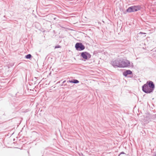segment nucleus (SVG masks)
Returning <instances> with one entry per match:
<instances>
[{"label":"nucleus","mask_w":156,"mask_h":156,"mask_svg":"<svg viewBox=\"0 0 156 156\" xmlns=\"http://www.w3.org/2000/svg\"><path fill=\"white\" fill-rule=\"evenodd\" d=\"M25 58L27 59H30L32 57V56L30 54H28L26 55L25 56Z\"/></svg>","instance_id":"nucleus-9"},{"label":"nucleus","mask_w":156,"mask_h":156,"mask_svg":"<svg viewBox=\"0 0 156 156\" xmlns=\"http://www.w3.org/2000/svg\"><path fill=\"white\" fill-rule=\"evenodd\" d=\"M68 83H77L79 82V81L76 79H73L71 80H69L67 81Z\"/></svg>","instance_id":"nucleus-8"},{"label":"nucleus","mask_w":156,"mask_h":156,"mask_svg":"<svg viewBox=\"0 0 156 156\" xmlns=\"http://www.w3.org/2000/svg\"><path fill=\"white\" fill-rule=\"evenodd\" d=\"M152 156H156V153H155L154 154L152 155Z\"/></svg>","instance_id":"nucleus-13"},{"label":"nucleus","mask_w":156,"mask_h":156,"mask_svg":"<svg viewBox=\"0 0 156 156\" xmlns=\"http://www.w3.org/2000/svg\"><path fill=\"white\" fill-rule=\"evenodd\" d=\"M125 154V153H124V152H123V151L122 152H121L120 153V154L119 155V156H119L121 154Z\"/></svg>","instance_id":"nucleus-11"},{"label":"nucleus","mask_w":156,"mask_h":156,"mask_svg":"<svg viewBox=\"0 0 156 156\" xmlns=\"http://www.w3.org/2000/svg\"><path fill=\"white\" fill-rule=\"evenodd\" d=\"M141 8L140 5H134L126 9V11L129 12H136L140 10Z\"/></svg>","instance_id":"nucleus-3"},{"label":"nucleus","mask_w":156,"mask_h":156,"mask_svg":"<svg viewBox=\"0 0 156 156\" xmlns=\"http://www.w3.org/2000/svg\"><path fill=\"white\" fill-rule=\"evenodd\" d=\"M119 59H117L115 60H113L111 61V64L114 67L117 68L119 67V65L120 64V61Z\"/></svg>","instance_id":"nucleus-6"},{"label":"nucleus","mask_w":156,"mask_h":156,"mask_svg":"<svg viewBox=\"0 0 156 156\" xmlns=\"http://www.w3.org/2000/svg\"><path fill=\"white\" fill-rule=\"evenodd\" d=\"M80 56L85 60H88L91 57L90 54L87 52H83L81 53Z\"/></svg>","instance_id":"nucleus-5"},{"label":"nucleus","mask_w":156,"mask_h":156,"mask_svg":"<svg viewBox=\"0 0 156 156\" xmlns=\"http://www.w3.org/2000/svg\"><path fill=\"white\" fill-rule=\"evenodd\" d=\"M155 88V85L154 83L151 81H147L142 87V90L143 92L147 94H149L152 92Z\"/></svg>","instance_id":"nucleus-1"},{"label":"nucleus","mask_w":156,"mask_h":156,"mask_svg":"<svg viewBox=\"0 0 156 156\" xmlns=\"http://www.w3.org/2000/svg\"><path fill=\"white\" fill-rule=\"evenodd\" d=\"M140 33H141V34H145V33H142V32H140Z\"/></svg>","instance_id":"nucleus-14"},{"label":"nucleus","mask_w":156,"mask_h":156,"mask_svg":"<svg viewBox=\"0 0 156 156\" xmlns=\"http://www.w3.org/2000/svg\"><path fill=\"white\" fill-rule=\"evenodd\" d=\"M61 47L60 46V45H56V46L55 47V48H60Z\"/></svg>","instance_id":"nucleus-10"},{"label":"nucleus","mask_w":156,"mask_h":156,"mask_svg":"<svg viewBox=\"0 0 156 156\" xmlns=\"http://www.w3.org/2000/svg\"><path fill=\"white\" fill-rule=\"evenodd\" d=\"M66 82V80H64V81L63 82H62V84L61 85V86L63 85V84L64 83Z\"/></svg>","instance_id":"nucleus-12"},{"label":"nucleus","mask_w":156,"mask_h":156,"mask_svg":"<svg viewBox=\"0 0 156 156\" xmlns=\"http://www.w3.org/2000/svg\"><path fill=\"white\" fill-rule=\"evenodd\" d=\"M120 64L119 65L120 68H124L129 66L130 62L127 60L120 59L119 60Z\"/></svg>","instance_id":"nucleus-2"},{"label":"nucleus","mask_w":156,"mask_h":156,"mask_svg":"<svg viewBox=\"0 0 156 156\" xmlns=\"http://www.w3.org/2000/svg\"><path fill=\"white\" fill-rule=\"evenodd\" d=\"M76 50L78 51L83 50L85 48V46L80 42H78L76 43L75 45Z\"/></svg>","instance_id":"nucleus-4"},{"label":"nucleus","mask_w":156,"mask_h":156,"mask_svg":"<svg viewBox=\"0 0 156 156\" xmlns=\"http://www.w3.org/2000/svg\"><path fill=\"white\" fill-rule=\"evenodd\" d=\"M132 73V72L130 70H127L124 72L123 74L124 76H126L128 75L131 74Z\"/></svg>","instance_id":"nucleus-7"}]
</instances>
